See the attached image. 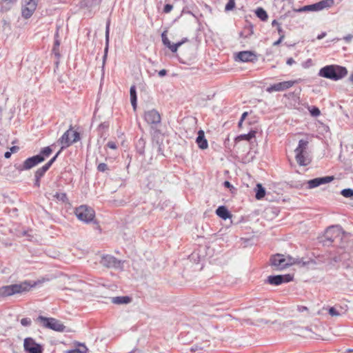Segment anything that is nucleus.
<instances>
[{
    "instance_id": "1",
    "label": "nucleus",
    "mask_w": 353,
    "mask_h": 353,
    "mask_svg": "<svg viewBox=\"0 0 353 353\" xmlns=\"http://www.w3.org/2000/svg\"><path fill=\"white\" fill-rule=\"evenodd\" d=\"M347 70L345 67L338 65H329L322 68L319 72L320 77L333 81H338L345 77Z\"/></svg>"
},
{
    "instance_id": "2",
    "label": "nucleus",
    "mask_w": 353,
    "mask_h": 353,
    "mask_svg": "<svg viewBox=\"0 0 353 353\" xmlns=\"http://www.w3.org/2000/svg\"><path fill=\"white\" fill-rule=\"evenodd\" d=\"M298 259H294L289 255H284L276 254L272 256L270 259L272 266L275 269L281 270H283L290 265L297 263Z\"/></svg>"
},
{
    "instance_id": "3",
    "label": "nucleus",
    "mask_w": 353,
    "mask_h": 353,
    "mask_svg": "<svg viewBox=\"0 0 353 353\" xmlns=\"http://www.w3.org/2000/svg\"><path fill=\"white\" fill-rule=\"evenodd\" d=\"M308 146V141L306 140L301 139L299 141L298 147L295 149L296 160L299 165L305 166L310 163V159L307 155V148Z\"/></svg>"
},
{
    "instance_id": "4",
    "label": "nucleus",
    "mask_w": 353,
    "mask_h": 353,
    "mask_svg": "<svg viewBox=\"0 0 353 353\" xmlns=\"http://www.w3.org/2000/svg\"><path fill=\"white\" fill-rule=\"evenodd\" d=\"M32 286L33 285H30L27 282H23L20 284L3 286L0 288V296H11L17 293H21L29 290Z\"/></svg>"
},
{
    "instance_id": "5",
    "label": "nucleus",
    "mask_w": 353,
    "mask_h": 353,
    "mask_svg": "<svg viewBox=\"0 0 353 353\" xmlns=\"http://www.w3.org/2000/svg\"><path fill=\"white\" fill-rule=\"evenodd\" d=\"M38 322H40L42 325L57 332H64L65 326L59 320L54 318H48L43 316H39L37 319Z\"/></svg>"
},
{
    "instance_id": "6",
    "label": "nucleus",
    "mask_w": 353,
    "mask_h": 353,
    "mask_svg": "<svg viewBox=\"0 0 353 353\" xmlns=\"http://www.w3.org/2000/svg\"><path fill=\"white\" fill-rule=\"evenodd\" d=\"M75 214L80 221L85 223H90L95 216L94 210L87 205H81L77 208Z\"/></svg>"
},
{
    "instance_id": "7",
    "label": "nucleus",
    "mask_w": 353,
    "mask_h": 353,
    "mask_svg": "<svg viewBox=\"0 0 353 353\" xmlns=\"http://www.w3.org/2000/svg\"><path fill=\"white\" fill-rule=\"evenodd\" d=\"M334 3L333 0H323L318 3L305 6L298 10H296V12H305V11H319L326 8L331 7Z\"/></svg>"
},
{
    "instance_id": "8",
    "label": "nucleus",
    "mask_w": 353,
    "mask_h": 353,
    "mask_svg": "<svg viewBox=\"0 0 353 353\" xmlns=\"http://www.w3.org/2000/svg\"><path fill=\"white\" fill-rule=\"evenodd\" d=\"M346 233L343 230L339 225H333L329 227L325 232V238L330 242H333L338 238L342 239Z\"/></svg>"
},
{
    "instance_id": "9",
    "label": "nucleus",
    "mask_w": 353,
    "mask_h": 353,
    "mask_svg": "<svg viewBox=\"0 0 353 353\" xmlns=\"http://www.w3.org/2000/svg\"><path fill=\"white\" fill-rule=\"evenodd\" d=\"M80 139L79 134L72 130H67L59 139L62 148L68 147L72 143L79 141Z\"/></svg>"
},
{
    "instance_id": "10",
    "label": "nucleus",
    "mask_w": 353,
    "mask_h": 353,
    "mask_svg": "<svg viewBox=\"0 0 353 353\" xmlns=\"http://www.w3.org/2000/svg\"><path fill=\"white\" fill-rule=\"evenodd\" d=\"M100 263L108 268L119 269L122 268V262L112 255H103L101 257Z\"/></svg>"
},
{
    "instance_id": "11",
    "label": "nucleus",
    "mask_w": 353,
    "mask_h": 353,
    "mask_svg": "<svg viewBox=\"0 0 353 353\" xmlns=\"http://www.w3.org/2000/svg\"><path fill=\"white\" fill-rule=\"evenodd\" d=\"M23 347L24 350L28 353H42L43 350L42 347L37 343L31 337H28L24 339Z\"/></svg>"
},
{
    "instance_id": "12",
    "label": "nucleus",
    "mask_w": 353,
    "mask_h": 353,
    "mask_svg": "<svg viewBox=\"0 0 353 353\" xmlns=\"http://www.w3.org/2000/svg\"><path fill=\"white\" fill-rule=\"evenodd\" d=\"M42 161H43V159L41 157L35 155L32 157L28 158L23 163V164L19 165L17 167V169L19 171L30 170Z\"/></svg>"
},
{
    "instance_id": "13",
    "label": "nucleus",
    "mask_w": 353,
    "mask_h": 353,
    "mask_svg": "<svg viewBox=\"0 0 353 353\" xmlns=\"http://www.w3.org/2000/svg\"><path fill=\"white\" fill-rule=\"evenodd\" d=\"M26 4L22 8V16L26 18H30L36 10L38 0H24Z\"/></svg>"
},
{
    "instance_id": "14",
    "label": "nucleus",
    "mask_w": 353,
    "mask_h": 353,
    "mask_svg": "<svg viewBox=\"0 0 353 353\" xmlns=\"http://www.w3.org/2000/svg\"><path fill=\"white\" fill-rule=\"evenodd\" d=\"M334 180V176H327L324 177L315 178L307 181V189H313L321 185L328 183Z\"/></svg>"
},
{
    "instance_id": "15",
    "label": "nucleus",
    "mask_w": 353,
    "mask_h": 353,
    "mask_svg": "<svg viewBox=\"0 0 353 353\" xmlns=\"http://www.w3.org/2000/svg\"><path fill=\"white\" fill-rule=\"evenodd\" d=\"M293 276L291 274H284V275H276V276H269L268 277V282L274 285H279L283 283H288L289 281H292Z\"/></svg>"
},
{
    "instance_id": "16",
    "label": "nucleus",
    "mask_w": 353,
    "mask_h": 353,
    "mask_svg": "<svg viewBox=\"0 0 353 353\" xmlns=\"http://www.w3.org/2000/svg\"><path fill=\"white\" fill-rule=\"evenodd\" d=\"M294 83V81H292L280 82L268 87L266 88V91L269 93H272L273 92L283 91L291 88Z\"/></svg>"
},
{
    "instance_id": "17",
    "label": "nucleus",
    "mask_w": 353,
    "mask_h": 353,
    "mask_svg": "<svg viewBox=\"0 0 353 353\" xmlns=\"http://www.w3.org/2000/svg\"><path fill=\"white\" fill-rule=\"evenodd\" d=\"M144 117L146 122L151 125H157L161 122L160 114L154 109L146 111Z\"/></svg>"
},
{
    "instance_id": "18",
    "label": "nucleus",
    "mask_w": 353,
    "mask_h": 353,
    "mask_svg": "<svg viewBox=\"0 0 353 353\" xmlns=\"http://www.w3.org/2000/svg\"><path fill=\"white\" fill-rule=\"evenodd\" d=\"M101 1L102 0H81L79 2V8L91 12L94 8L99 6Z\"/></svg>"
},
{
    "instance_id": "19",
    "label": "nucleus",
    "mask_w": 353,
    "mask_h": 353,
    "mask_svg": "<svg viewBox=\"0 0 353 353\" xmlns=\"http://www.w3.org/2000/svg\"><path fill=\"white\" fill-rule=\"evenodd\" d=\"M236 60L242 62H254L257 60V57L252 51H242L236 54Z\"/></svg>"
},
{
    "instance_id": "20",
    "label": "nucleus",
    "mask_w": 353,
    "mask_h": 353,
    "mask_svg": "<svg viewBox=\"0 0 353 353\" xmlns=\"http://www.w3.org/2000/svg\"><path fill=\"white\" fill-rule=\"evenodd\" d=\"M59 154V152L57 153V154L52 158L46 164H45L41 168H39L34 174V177L37 178H41L45 173L47 172V170L50 168V167L52 165V164L54 162L57 157H58Z\"/></svg>"
},
{
    "instance_id": "21",
    "label": "nucleus",
    "mask_w": 353,
    "mask_h": 353,
    "mask_svg": "<svg viewBox=\"0 0 353 353\" xmlns=\"http://www.w3.org/2000/svg\"><path fill=\"white\" fill-rule=\"evenodd\" d=\"M110 35V21L107 22L105 28V47L104 49V55L103 57L102 68H104L105 61L108 56V46H109V36Z\"/></svg>"
},
{
    "instance_id": "22",
    "label": "nucleus",
    "mask_w": 353,
    "mask_h": 353,
    "mask_svg": "<svg viewBox=\"0 0 353 353\" xmlns=\"http://www.w3.org/2000/svg\"><path fill=\"white\" fill-rule=\"evenodd\" d=\"M196 142L199 148L202 150L207 149L208 147V141L205 138L204 132L203 130H199L198 132V137L196 139Z\"/></svg>"
},
{
    "instance_id": "23",
    "label": "nucleus",
    "mask_w": 353,
    "mask_h": 353,
    "mask_svg": "<svg viewBox=\"0 0 353 353\" xmlns=\"http://www.w3.org/2000/svg\"><path fill=\"white\" fill-rule=\"evenodd\" d=\"M346 310L342 306L331 307L328 309V313L332 316H339L344 314Z\"/></svg>"
},
{
    "instance_id": "24",
    "label": "nucleus",
    "mask_w": 353,
    "mask_h": 353,
    "mask_svg": "<svg viewBox=\"0 0 353 353\" xmlns=\"http://www.w3.org/2000/svg\"><path fill=\"white\" fill-rule=\"evenodd\" d=\"M16 0H1L0 3V10L2 12H8L11 10L14 5Z\"/></svg>"
},
{
    "instance_id": "25",
    "label": "nucleus",
    "mask_w": 353,
    "mask_h": 353,
    "mask_svg": "<svg viewBox=\"0 0 353 353\" xmlns=\"http://www.w3.org/2000/svg\"><path fill=\"white\" fill-rule=\"evenodd\" d=\"M216 214L224 220L230 217V214L225 206H219L216 210Z\"/></svg>"
},
{
    "instance_id": "26",
    "label": "nucleus",
    "mask_w": 353,
    "mask_h": 353,
    "mask_svg": "<svg viewBox=\"0 0 353 353\" xmlns=\"http://www.w3.org/2000/svg\"><path fill=\"white\" fill-rule=\"evenodd\" d=\"M131 301V299L129 296H116L112 298V303L117 305L128 304Z\"/></svg>"
},
{
    "instance_id": "27",
    "label": "nucleus",
    "mask_w": 353,
    "mask_h": 353,
    "mask_svg": "<svg viewBox=\"0 0 353 353\" xmlns=\"http://www.w3.org/2000/svg\"><path fill=\"white\" fill-rule=\"evenodd\" d=\"M163 134L159 130H156L153 134V142L158 146L159 150H161V145L163 143Z\"/></svg>"
},
{
    "instance_id": "28",
    "label": "nucleus",
    "mask_w": 353,
    "mask_h": 353,
    "mask_svg": "<svg viewBox=\"0 0 353 353\" xmlns=\"http://www.w3.org/2000/svg\"><path fill=\"white\" fill-rule=\"evenodd\" d=\"M130 102L133 107L134 110L137 108V92L135 85H132L130 90Z\"/></svg>"
},
{
    "instance_id": "29",
    "label": "nucleus",
    "mask_w": 353,
    "mask_h": 353,
    "mask_svg": "<svg viewBox=\"0 0 353 353\" xmlns=\"http://www.w3.org/2000/svg\"><path fill=\"white\" fill-rule=\"evenodd\" d=\"M265 195V190L261 183H258L256 187V198L258 200L263 199Z\"/></svg>"
},
{
    "instance_id": "30",
    "label": "nucleus",
    "mask_w": 353,
    "mask_h": 353,
    "mask_svg": "<svg viewBox=\"0 0 353 353\" xmlns=\"http://www.w3.org/2000/svg\"><path fill=\"white\" fill-rule=\"evenodd\" d=\"M50 195L57 201L65 202L67 201V196L65 193L63 192H56L54 194H50Z\"/></svg>"
},
{
    "instance_id": "31",
    "label": "nucleus",
    "mask_w": 353,
    "mask_h": 353,
    "mask_svg": "<svg viewBox=\"0 0 353 353\" xmlns=\"http://www.w3.org/2000/svg\"><path fill=\"white\" fill-rule=\"evenodd\" d=\"M188 39L185 38L183 39L181 41H179L176 43H170L167 47L172 52H176L178 50V48L183 43H185Z\"/></svg>"
},
{
    "instance_id": "32",
    "label": "nucleus",
    "mask_w": 353,
    "mask_h": 353,
    "mask_svg": "<svg viewBox=\"0 0 353 353\" xmlns=\"http://www.w3.org/2000/svg\"><path fill=\"white\" fill-rule=\"evenodd\" d=\"M52 153V149L50 147H46L44 148L41 152L37 154V156H40L43 159V161L45 160L46 158L48 157L50 154Z\"/></svg>"
},
{
    "instance_id": "33",
    "label": "nucleus",
    "mask_w": 353,
    "mask_h": 353,
    "mask_svg": "<svg viewBox=\"0 0 353 353\" xmlns=\"http://www.w3.org/2000/svg\"><path fill=\"white\" fill-rule=\"evenodd\" d=\"M256 16L262 21H266L268 19L267 12L261 8H257L256 10Z\"/></svg>"
},
{
    "instance_id": "34",
    "label": "nucleus",
    "mask_w": 353,
    "mask_h": 353,
    "mask_svg": "<svg viewBox=\"0 0 353 353\" xmlns=\"http://www.w3.org/2000/svg\"><path fill=\"white\" fill-rule=\"evenodd\" d=\"M255 131H250L248 134H241L239 136L237 137V139L250 141V139L255 137Z\"/></svg>"
},
{
    "instance_id": "35",
    "label": "nucleus",
    "mask_w": 353,
    "mask_h": 353,
    "mask_svg": "<svg viewBox=\"0 0 353 353\" xmlns=\"http://www.w3.org/2000/svg\"><path fill=\"white\" fill-rule=\"evenodd\" d=\"M87 347L84 345H82L80 348L68 350L67 353H87Z\"/></svg>"
},
{
    "instance_id": "36",
    "label": "nucleus",
    "mask_w": 353,
    "mask_h": 353,
    "mask_svg": "<svg viewBox=\"0 0 353 353\" xmlns=\"http://www.w3.org/2000/svg\"><path fill=\"white\" fill-rule=\"evenodd\" d=\"M341 194L346 198H351L353 196V190L350 188L344 189L341 191Z\"/></svg>"
},
{
    "instance_id": "37",
    "label": "nucleus",
    "mask_w": 353,
    "mask_h": 353,
    "mask_svg": "<svg viewBox=\"0 0 353 353\" xmlns=\"http://www.w3.org/2000/svg\"><path fill=\"white\" fill-rule=\"evenodd\" d=\"M235 7V0H228V2L225 5V10L226 12L232 10Z\"/></svg>"
},
{
    "instance_id": "38",
    "label": "nucleus",
    "mask_w": 353,
    "mask_h": 353,
    "mask_svg": "<svg viewBox=\"0 0 353 353\" xmlns=\"http://www.w3.org/2000/svg\"><path fill=\"white\" fill-rule=\"evenodd\" d=\"M162 42L164 46H168L171 43L167 37V30H165L161 34Z\"/></svg>"
},
{
    "instance_id": "39",
    "label": "nucleus",
    "mask_w": 353,
    "mask_h": 353,
    "mask_svg": "<svg viewBox=\"0 0 353 353\" xmlns=\"http://www.w3.org/2000/svg\"><path fill=\"white\" fill-rule=\"evenodd\" d=\"M309 111H310L311 115L313 117H318L321 114L320 110L318 108L314 107V106L312 107V108H309Z\"/></svg>"
},
{
    "instance_id": "40",
    "label": "nucleus",
    "mask_w": 353,
    "mask_h": 353,
    "mask_svg": "<svg viewBox=\"0 0 353 353\" xmlns=\"http://www.w3.org/2000/svg\"><path fill=\"white\" fill-rule=\"evenodd\" d=\"M32 321L29 318H23L21 320V323L23 326H30Z\"/></svg>"
},
{
    "instance_id": "41",
    "label": "nucleus",
    "mask_w": 353,
    "mask_h": 353,
    "mask_svg": "<svg viewBox=\"0 0 353 353\" xmlns=\"http://www.w3.org/2000/svg\"><path fill=\"white\" fill-rule=\"evenodd\" d=\"M108 169V166L105 163H101L98 165L97 170L100 172H104Z\"/></svg>"
},
{
    "instance_id": "42",
    "label": "nucleus",
    "mask_w": 353,
    "mask_h": 353,
    "mask_svg": "<svg viewBox=\"0 0 353 353\" xmlns=\"http://www.w3.org/2000/svg\"><path fill=\"white\" fill-rule=\"evenodd\" d=\"M173 8V6L170 4H166L164 6L163 11L165 13H169Z\"/></svg>"
},
{
    "instance_id": "43",
    "label": "nucleus",
    "mask_w": 353,
    "mask_h": 353,
    "mask_svg": "<svg viewBox=\"0 0 353 353\" xmlns=\"http://www.w3.org/2000/svg\"><path fill=\"white\" fill-rule=\"evenodd\" d=\"M107 146L111 149H113V150H115L117 148V145L113 141H109L108 143H107Z\"/></svg>"
},
{
    "instance_id": "44",
    "label": "nucleus",
    "mask_w": 353,
    "mask_h": 353,
    "mask_svg": "<svg viewBox=\"0 0 353 353\" xmlns=\"http://www.w3.org/2000/svg\"><path fill=\"white\" fill-rule=\"evenodd\" d=\"M284 37H285V35L281 34V37H279V39L276 41L274 42L273 45L278 46L279 44H280L282 42V41L284 39Z\"/></svg>"
},
{
    "instance_id": "45",
    "label": "nucleus",
    "mask_w": 353,
    "mask_h": 353,
    "mask_svg": "<svg viewBox=\"0 0 353 353\" xmlns=\"http://www.w3.org/2000/svg\"><path fill=\"white\" fill-rule=\"evenodd\" d=\"M53 52L54 53V54L57 57H59L60 56V54L59 52V47H56V46H54L53 48Z\"/></svg>"
},
{
    "instance_id": "46",
    "label": "nucleus",
    "mask_w": 353,
    "mask_h": 353,
    "mask_svg": "<svg viewBox=\"0 0 353 353\" xmlns=\"http://www.w3.org/2000/svg\"><path fill=\"white\" fill-rule=\"evenodd\" d=\"M166 74H167V71L165 69L161 70L159 72V76L161 77H163L165 76Z\"/></svg>"
},
{
    "instance_id": "47",
    "label": "nucleus",
    "mask_w": 353,
    "mask_h": 353,
    "mask_svg": "<svg viewBox=\"0 0 353 353\" xmlns=\"http://www.w3.org/2000/svg\"><path fill=\"white\" fill-rule=\"evenodd\" d=\"M224 186H225V187H226V188H230V189H231V188H234V187L232 186V185H231V183H230L229 181H225L224 182Z\"/></svg>"
},
{
    "instance_id": "48",
    "label": "nucleus",
    "mask_w": 353,
    "mask_h": 353,
    "mask_svg": "<svg viewBox=\"0 0 353 353\" xmlns=\"http://www.w3.org/2000/svg\"><path fill=\"white\" fill-rule=\"evenodd\" d=\"M352 38H353V36L351 34H349L347 36H345L343 39L345 41L350 42Z\"/></svg>"
},
{
    "instance_id": "49",
    "label": "nucleus",
    "mask_w": 353,
    "mask_h": 353,
    "mask_svg": "<svg viewBox=\"0 0 353 353\" xmlns=\"http://www.w3.org/2000/svg\"><path fill=\"white\" fill-rule=\"evenodd\" d=\"M19 150V148L17 146H12L11 148H10V152L11 154L12 153H14L16 152H17Z\"/></svg>"
},
{
    "instance_id": "50",
    "label": "nucleus",
    "mask_w": 353,
    "mask_h": 353,
    "mask_svg": "<svg viewBox=\"0 0 353 353\" xmlns=\"http://www.w3.org/2000/svg\"><path fill=\"white\" fill-rule=\"evenodd\" d=\"M294 60L292 59V58H289L287 60V64L289 65H292L294 63Z\"/></svg>"
},
{
    "instance_id": "51",
    "label": "nucleus",
    "mask_w": 353,
    "mask_h": 353,
    "mask_svg": "<svg viewBox=\"0 0 353 353\" xmlns=\"http://www.w3.org/2000/svg\"><path fill=\"white\" fill-rule=\"evenodd\" d=\"M40 179H41V178L35 177V182H34V185L35 186L39 187V185H40Z\"/></svg>"
},
{
    "instance_id": "52",
    "label": "nucleus",
    "mask_w": 353,
    "mask_h": 353,
    "mask_svg": "<svg viewBox=\"0 0 353 353\" xmlns=\"http://www.w3.org/2000/svg\"><path fill=\"white\" fill-rule=\"evenodd\" d=\"M277 30H278V32H279V34H280V36H281V34H284L283 31V30H282V28H281V26H279V27H277Z\"/></svg>"
},
{
    "instance_id": "53",
    "label": "nucleus",
    "mask_w": 353,
    "mask_h": 353,
    "mask_svg": "<svg viewBox=\"0 0 353 353\" xmlns=\"http://www.w3.org/2000/svg\"><path fill=\"white\" fill-rule=\"evenodd\" d=\"M247 115H248V112H243L240 120L243 121V120L245 119Z\"/></svg>"
},
{
    "instance_id": "54",
    "label": "nucleus",
    "mask_w": 353,
    "mask_h": 353,
    "mask_svg": "<svg viewBox=\"0 0 353 353\" xmlns=\"http://www.w3.org/2000/svg\"><path fill=\"white\" fill-rule=\"evenodd\" d=\"M325 32H323L322 34L317 36L318 39H321L325 36Z\"/></svg>"
},
{
    "instance_id": "55",
    "label": "nucleus",
    "mask_w": 353,
    "mask_h": 353,
    "mask_svg": "<svg viewBox=\"0 0 353 353\" xmlns=\"http://www.w3.org/2000/svg\"><path fill=\"white\" fill-rule=\"evenodd\" d=\"M11 156V152H6L5 154H4V157L6 159H8L10 158Z\"/></svg>"
},
{
    "instance_id": "56",
    "label": "nucleus",
    "mask_w": 353,
    "mask_h": 353,
    "mask_svg": "<svg viewBox=\"0 0 353 353\" xmlns=\"http://www.w3.org/2000/svg\"><path fill=\"white\" fill-rule=\"evenodd\" d=\"M272 25L273 26H277V27H279V26H280V24L277 22V21H276V20H274V21L272 22Z\"/></svg>"
},
{
    "instance_id": "57",
    "label": "nucleus",
    "mask_w": 353,
    "mask_h": 353,
    "mask_svg": "<svg viewBox=\"0 0 353 353\" xmlns=\"http://www.w3.org/2000/svg\"><path fill=\"white\" fill-rule=\"evenodd\" d=\"M60 46V41L59 39H56L55 41H54V46L56 47H59Z\"/></svg>"
},
{
    "instance_id": "58",
    "label": "nucleus",
    "mask_w": 353,
    "mask_h": 353,
    "mask_svg": "<svg viewBox=\"0 0 353 353\" xmlns=\"http://www.w3.org/2000/svg\"><path fill=\"white\" fill-rule=\"evenodd\" d=\"M350 81L353 83V73L350 77Z\"/></svg>"
},
{
    "instance_id": "59",
    "label": "nucleus",
    "mask_w": 353,
    "mask_h": 353,
    "mask_svg": "<svg viewBox=\"0 0 353 353\" xmlns=\"http://www.w3.org/2000/svg\"><path fill=\"white\" fill-rule=\"evenodd\" d=\"M243 121L240 120L239 122V126L241 127L242 125Z\"/></svg>"
},
{
    "instance_id": "60",
    "label": "nucleus",
    "mask_w": 353,
    "mask_h": 353,
    "mask_svg": "<svg viewBox=\"0 0 353 353\" xmlns=\"http://www.w3.org/2000/svg\"><path fill=\"white\" fill-rule=\"evenodd\" d=\"M347 352H353V350L352 349H348L347 350Z\"/></svg>"
}]
</instances>
